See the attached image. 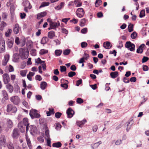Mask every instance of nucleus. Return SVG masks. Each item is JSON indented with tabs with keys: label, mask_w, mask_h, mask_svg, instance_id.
Wrapping results in <instances>:
<instances>
[{
	"label": "nucleus",
	"mask_w": 149,
	"mask_h": 149,
	"mask_svg": "<svg viewBox=\"0 0 149 149\" xmlns=\"http://www.w3.org/2000/svg\"><path fill=\"white\" fill-rule=\"evenodd\" d=\"M23 3L24 4V6H25L24 8V10L26 12H27V8H29V9H30L31 8L32 6L30 5V3L28 1H26L25 2L24 1Z\"/></svg>",
	"instance_id": "6e6552de"
},
{
	"label": "nucleus",
	"mask_w": 149,
	"mask_h": 149,
	"mask_svg": "<svg viewBox=\"0 0 149 149\" xmlns=\"http://www.w3.org/2000/svg\"><path fill=\"white\" fill-rule=\"evenodd\" d=\"M87 32V29L86 28H83L81 30V32L84 34L86 33Z\"/></svg>",
	"instance_id": "774afa93"
},
{
	"label": "nucleus",
	"mask_w": 149,
	"mask_h": 149,
	"mask_svg": "<svg viewBox=\"0 0 149 149\" xmlns=\"http://www.w3.org/2000/svg\"><path fill=\"white\" fill-rule=\"evenodd\" d=\"M61 82L62 83L61 85V86H63L64 85L66 86V88H68V81L67 80H65L63 79H62L61 80Z\"/></svg>",
	"instance_id": "a211bd4d"
},
{
	"label": "nucleus",
	"mask_w": 149,
	"mask_h": 149,
	"mask_svg": "<svg viewBox=\"0 0 149 149\" xmlns=\"http://www.w3.org/2000/svg\"><path fill=\"white\" fill-rule=\"evenodd\" d=\"M2 93L3 97V98L6 100H7L8 99V95L7 92L4 90H2Z\"/></svg>",
	"instance_id": "a878e982"
},
{
	"label": "nucleus",
	"mask_w": 149,
	"mask_h": 149,
	"mask_svg": "<svg viewBox=\"0 0 149 149\" xmlns=\"http://www.w3.org/2000/svg\"><path fill=\"white\" fill-rule=\"evenodd\" d=\"M12 30L11 29H9L7 31L5 32V35L6 37H8L10 36Z\"/></svg>",
	"instance_id": "e433bc0d"
},
{
	"label": "nucleus",
	"mask_w": 149,
	"mask_h": 149,
	"mask_svg": "<svg viewBox=\"0 0 149 149\" xmlns=\"http://www.w3.org/2000/svg\"><path fill=\"white\" fill-rule=\"evenodd\" d=\"M149 58L148 57L146 56H143V58L142 59V63H144L146 62L148 60Z\"/></svg>",
	"instance_id": "13d9d810"
},
{
	"label": "nucleus",
	"mask_w": 149,
	"mask_h": 149,
	"mask_svg": "<svg viewBox=\"0 0 149 149\" xmlns=\"http://www.w3.org/2000/svg\"><path fill=\"white\" fill-rule=\"evenodd\" d=\"M70 52V50L69 49H65L63 52V54L65 55H68Z\"/></svg>",
	"instance_id": "c03bdc74"
},
{
	"label": "nucleus",
	"mask_w": 149,
	"mask_h": 149,
	"mask_svg": "<svg viewBox=\"0 0 149 149\" xmlns=\"http://www.w3.org/2000/svg\"><path fill=\"white\" fill-rule=\"evenodd\" d=\"M145 15V10L144 9H143L140 11L139 17L141 18L143 17Z\"/></svg>",
	"instance_id": "a19ab883"
},
{
	"label": "nucleus",
	"mask_w": 149,
	"mask_h": 149,
	"mask_svg": "<svg viewBox=\"0 0 149 149\" xmlns=\"http://www.w3.org/2000/svg\"><path fill=\"white\" fill-rule=\"evenodd\" d=\"M26 139L27 141V143L29 148L30 149H31L32 148V146L31 145L30 139L28 138L26 136Z\"/></svg>",
	"instance_id": "473e14b6"
},
{
	"label": "nucleus",
	"mask_w": 149,
	"mask_h": 149,
	"mask_svg": "<svg viewBox=\"0 0 149 149\" xmlns=\"http://www.w3.org/2000/svg\"><path fill=\"white\" fill-rule=\"evenodd\" d=\"M130 81L132 82H135L136 81V79L135 77H133L130 78Z\"/></svg>",
	"instance_id": "69168bd1"
},
{
	"label": "nucleus",
	"mask_w": 149,
	"mask_h": 149,
	"mask_svg": "<svg viewBox=\"0 0 149 149\" xmlns=\"http://www.w3.org/2000/svg\"><path fill=\"white\" fill-rule=\"evenodd\" d=\"M74 3L77 4L76 7L81 6L82 5V3L81 2L80 0H74Z\"/></svg>",
	"instance_id": "72a5a7b5"
},
{
	"label": "nucleus",
	"mask_w": 149,
	"mask_h": 149,
	"mask_svg": "<svg viewBox=\"0 0 149 149\" xmlns=\"http://www.w3.org/2000/svg\"><path fill=\"white\" fill-rule=\"evenodd\" d=\"M49 41V39L47 37H44L42 39L41 43L42 44H45Z\"/></svg>",
	"instance_id": "393cba45"
},
{
	"label": "nucleus",
	"mask_w": 149,
	"mask_h": 149,
	"mask_svg": "<svg viewBox=\"0 0 149 149\" xmlns=\"http://www.w3.org/2000/svg\"><path fill=\"white\" fill-rule=\"evenodd\" d=\"M3 79L5 84H8L10 81V78L8 74L5 73L2 75Z\"/></svg>",
	"instance_id": "0eeeda50"
},
{
	"label": "nucleus",
	"mask_w": 149,
	"mask_h": 149,
	"mask_svg": "<svg viewBox=\"0 0 149 149\" xmlns=\"http://www.w3.org/2000/svg\"><path fill=\"white\" fill-rule=\"evenodd\" d=\"M110 75L112 78L115 79L118 76V72L117 71L112 72L110 73Z\"/></svg>",
	"instance_id": "4be33fe9"
},
{
	"label": "nucleus",
	"mask_w": 149,
	"mask_h": 149,
	"mask_svg": "<svg viewBox=\"0 0 149 149\" xmlns=\"http://www.w3.org/2000/svg\"><path fill=\"white\" fill-rule=\"evenodd\" d=\"M47 145L50 147H51V140L50 138H48L47 139Z\"/></svg>",
	"instance_id": "bf43d9fd"
},
{
	"label": "nucleus",
	"mask_w": 149,
	"mask_h": 149,
	"mask_svg": "<svg viewBox=\"0 0 149 149\" xmlns=\"http://www.w3.org/2000/svg\"><path fill=\"white\" fill-rule=\"evenodd\" d=\"M77 102L79 104H81L84 102L83 100L81 98L78 97L77 98L76 100Z\"/></svg>",
	"instance_id": "3c124183"
},
{
	"label": "nucleus",
	"mask_w": 149,
	"mask_h": 149,
	"mask_svg": "<svg viewBox=\"0 0 149 149\" xmlns=\"http://www.w3.org/2000/svg\"><path fill=\"white\" fill-rule=\"evenodd\" d=\"M5 45L4 40L0 41V53L5 52Z\"/></svg>",
	"instance_id": "39448f33"
},
{
	"label": "nucleus",
	"mask_w": 149,
	"mask_h": 149,
	"mask_svg": "<svg viewBox=\"0 0 149 149\" xmlns=\"http://www.w3.org/2000/svg\"><path fill=\"white\" fill-rule=\"evenodd\" d=\"M103 47L106 49H109L112 47L110 42L109 41H107L104 42L103 44Z\"/></svg>",
	"instance_id": "4468645a"
},
{
	"label": "nucleus",
	"mask_w": 149,
	"mask_h": 149,
	"mask_svg": "<svg viewBox=\"0 0 149 149\" xmlns=\"http://www.w3.org/2000/svg\"><path fill=\"white\" fill-rule=\"evenodd\" d=\"M46 113L47 116H50L52 114H54V109H49V111H47Z\"/></svg>",
	"instance_id": "f704fd0d"
},
{
	"label": "nucleus",
	"mask_w": 149,
	"mask_h": 149,
	"mask_svg": "<svg viewBox=\"0 0 149 149\" xmlns=\"http://www.w3.org/2000/svg\"><path fill=\"white\" fill-rule=\"evenodd\" d=\"M29 115L32 119L35 118H38L40 117V115L38 113V111L36 109H31L29 112Z\"/></svg>",
	"instance_id": "f03ea898"
},
{
	"label": "nucleus",
	"mask_w": 149,
	"mask_h": 149,
	"mask_svg": "<svg viewBox=\"0 0 149 149\" xmlns=\"http://www.w3.org/2000/svg\"><path fill=\"white\" fill-rule=\"evenodd\" d=\"M62 52V51L60 49H56L55 51V54L57 56H60Z\"/></svg>",
	"instance_id": "49530a36"
},
{
	"label": "nucleus",
	"mask_w": 149,
	"mask_h": 149,
	"mask_svg": "<svg viewBox=\"0 0 149 149\" xmlns=\"http://www.w3.org/2000/svg\"><path fill=\"white\" fill-rule=\"evenodd\" d=\"M62 115V113L58 112L55 113V117L57 118H59Z\"/></svg>",
	"instance_id": "603ef678"
},
{
	"label": "nucleus",
	"mask_w": 149,
	"mask_h": 149,
	"mask_svg": "<svg viewBox=\"0 0 149 149\" xmlns=\"http://www.w3.org/2000/svg\"><path fill=\"white\" fill-rule=\"evenodd\" d=\"M133 26L134 25L131 23H130L128 26V31L130 32H131L133 31Z\"/></svg>",
	"instance_id": "4c0bfd02"
},
{
	"label": "nucleus",
	"mask_w": 149,
	"mask_h": 149,
	"mask_svg": "<svg viewBox=\"0 0 149 149\" xmlns=\"http://www.w3.org/2000/svg\"><path fill=\"white\" fill-rule=\"evenodd\" d=\"M28 53L29 52L27 50H26L22 48L19 49V54L22 59L26 58L28 57Z\"/></svg>",
	"instance_id": "f257e3e1"
},
{
	"label": "nucleus",
	"mask_w": 149,
	"mask_h": 149,
	"mask_svg": "<svg viewBox=\"0 0 149 149\" xmlns=\"http://www.w3.org/2000/svg\"><path fill=\"white\" fill-rule=\"evenodd\" d=\"M76 14L78 17L79 18L82 17L84 14V9L82 8H78L76 11Z\"/></svg>",
	"instance_id": "20e7f679"
},
{
	"label": "nucleus",
	"mask_w": 149,
	"mask_h": 149,
	"mask_svg": "<svg viewBox=\"0 0 149 149\" xmlns=\"http://www.w3.org/2000/svg\"><path fill=\"white\" fill-rule=\"evenodd\" d=\"M88 45V44L86 42H83L81 43V46L82 48L86 47Z\"/></svg>",
	"instance_id": "5fc2aeb1"
},
{
	"label": "nucleus",
	"mask_w": 149,
	"mask_h": 149,
	"mask_svg": "<svg viewBox=\"0 0 149 149\" xmlns=\"http://www.w3.org/2000/svg\"><path fill=\"white\" fill-rule=\"evenodd\" d=\"M35 78L36 80L39 81H41L42 80V78L41 77V76L39 75H36V76Z\"/></svg>",
	"instance_id": "4d7b16f0"
},
{
	"label": "nucleus",
	"mask_w": 149,
	"mask_h": 149,
	"mask_svg": "<svg viewBox=\"0 0 149 149\" xmlns=\"http://www.w3.org/2000/svg\"><path fill=\"white\" fill-rule=\"evenodd\" d=\"M0 143L2 146L5 147L6 145V142L5 137L4 135H1L0 137Z\"/></svg>",
	"instance_id": "9b49d317"
},
{
	"label": "nucleus",
	"mask_w": 149,
	"mask_h": 149,
	"mask_svg": "<svg viewBox=\"0 0 149 149\" xmlns=\"http://www.w3.org/2000/svg\"><path fill=\"white\" fill-rule=\"evenodd\" d=\"M89 57V56L88 54L84 53V56L83 57L86 60H87Z\"/></svg>",
	"instance_id": "0e129e2a"
},
{
	"label": "nucleus",
	"mask_w": 149,
	"mask_h": 149,
	"mask_svg": "<svg viewBox=\"0 0 149 149\" xmlns=\"http://www.w3.org/2000/svg\"><path fill=\"white\" fill-rule=\"evenodd\" d=\"M49 4V3L48 2H42L39 8L45 7V6H48Z\"/></svg>",
	"instance_id": "c9c22d12"
},
{
	"label": "nucleus",
	"mask_w": 149,
	"mask_h": 149,
	"mask_svg": "<svg viewBox=\"0 0 149 149\" xmlns=\"http://www.w3.org/2000/svg\"><path fill=\"white\" fill-rule=\"evenodd\" d=\"M30 52L32 56H35L36 55V50L35 49L31 50Z\"/></svg>",
	"instance_id": "6e6d98bb"
},
{
	"label": "nucleus",
	"mask_w": 149,
	"mask_h": 149,
	"mask_svg": "<svg viewBox=\"0 0 149 149\" xmlns=\"http://www.w3.org/2000/svg\"><path fill=\"white\" fill-rule=\"evenodd\" d=\"M86 122V119H84L82 121H77L76 122V124L79 127H81V126Z\"/></svg>",
	"instance_id": "b1692460"
},
{
	"label": "nucleus",
	"mask_w": 149,
	"mask_h": 149,
	"mask_svg": "<svg viewBox=\"0 0 149 149\" xmlns=\"http://www.w3.org/2000/svg\"><path fill=\"white\" fill-rule=\"evenodd\" d=\"M133 45V43H132L130 41H127L126 42L125 45V47L129 49V48L131 47V46Z\"/></svg>",
	"instance_id": "2f4dec72"
},
{
	"label": "nucleus",
	"mask_w": 149,
	"mask_h": 149,
	"mask_svg": "<svg viewBox=\"0 0 149 149\" xmlns=\"http://www.w3.org/2000/svg\"><path fill=\"white\" fill-rule=\"evenodd\" d=\"M14 43V40L13 38H11V39H8L7 42L8 47L9 48H11L13 46Z\"/></svg>",
	"instance_id": "dca6fc26"
},
{
	"label": "nucleus",
	"mask_w": 149,
	"mask_h": 149,
	"mask_svg": "<svg viewBox=\"0 0 149 149\" xmlns=\"http://www.w3.org/2000/svg\"><path fill=\"white\" fill-rule=\"evenodd\" d=\"M60 70L61 72H63L66 71V67L65 66H60Z\"/></svg>",
	"instance_id": "09e8293b"
},
{
	"label": "nucleus",
	"mask_w": 149,
	"mask_h": 149,
	"mask_svg": "<svg viewBox=\"0 0 149 149\" xmlns=\"http://www.w3.org/2000/svg\"><path fill=\"white\" fill-rule=\"evenodd\" d=\"M102 3V1L101 0H96L95 2V6L98 7Z\"/></svg>",
	"instance_id": "ea45409f"
},
{
	"label": "nucleus",
	"mask_w": 149,
	"mask_h": 149,
	"mask_svg": "<svg viewBox=\"0 0 149 149\" xmlns=\"http://www.w3.org/2000/svg\"><path fill=\"white\" fill-rule=\"evenodd\" d=\"M27 72L25 70H21L20 71V74L22 77H25L26 76Z\"/></svg>",
	"instance_id": "864d4df0"
},
{
	"label": "nucleus",
	"mask_w": 149,
	"mask_h": 149,
	"mask_svg": "<svg viewBox=\"0 0 149 149\" xmlns=\"http://www.w3.org/2000/svg\"><path fill=\"white\" fill-rule=\"evenodd\" d=\"M18 127L22 133L24 132L25 130V127L23 124L22 122H19L18 125Z\"/></svg>",
	"instance_id": "ddd939ff"
},
{
	"label": "nucleus",
	"mask_w": 149,
	"mask_h": 149,
	"mask_svg": "<svg viewBox=\"0 0 149 149\" xmlns=\"http://www.w3.org/2000/svg\"><path fill=\"white\" fill-rule=\"evenodd\" d=\"M137 36V33L136 32L134 31L131 34V37L132 39H134L136 38Z\"/></svg>",
	"instance_id": "8fccbe9b"
},
{
	"label": "nucleus",
	"mask_w": 149,
	"mask_h": 149,
	"mask_svg": "<svg viewBox=\"0 0 149 149\" xmlns=\"http://www.w3.org/2000/svg\"><path fill=\"white\" fill-rule=\"evenodd\" d=\"M133 123V121L132 120H130V121L128 122V124L127 125V127L126 128V130L127 132H128L129 131Z\"/></svg>",
	"instance_id": "bb28decb"
},
{
	"label": "nucleus",
	"mask_w": 149,
	"mask_h": 149,
	"mask_svg": "<svg viewBox=\"0 0 149 149\" xmlns=\"http://www.w3.org/2000/svg\"><path fill=\"white\" fill-rule=\"evenodd\" d=\"M7 126L10 128H11L13 125V123L12 121L9 119H8L7 120Z\"/></svg>",
	"instance_id": "c756f323"
},
{
	"label": "nucleus",
	"mask_w": 149,
	"mask_h": 149,
	"mask_svg": "<svg viewBox=\"0 0 149 149\" xmlns=\"http://www.w3.org/2000/svg\"><path fill=\"white\" fill-rule=\"evenodd\" d=\"M67 117L69 118H72L74 114V111L70 107H69L67 110Z\"/></svg>",
	"instance_id": "423d86ee"
},
{
	"label": "nucleus",
	"mask_w": 149,
	"mask_h": 149,
	"mask_svg": "<svg viewBox=\"0 0 149 149\" xmlns=\"http://www.w3.org/2000/svg\"><path fill=\"white\" fill-rule=\"evenodd\" d=\"M10 101L16 105L20 101L19 97L17 96L12 97L10 99Z\"/></svg>",
	"instance_id": "1a4fd4ad"
},
{
	"label": "nucleus",
	"mask_w": 149,
	"mask_h": 149,
	"mask_svg": "<svg viewBox=\"0 0 149 149\" xmlns=\"http://www.w3.org/2000/svg\"><path fill=\"white\" fill-rule=\"evenodd\" d=\"M70 69L74 71L76 70L77 68L75 65H72L71 66Z\"/></svg>",
	"instance_id": "680f3d73"
},
{
	"label": "nucleus",
	"mask_w": 149,
	"mask_h": 149,
	"mask_svg": "<svg viewBox=\"0 0 149 149\" xmlns=\"http://www.w3.org/2000/svg\"><path fill=\"white\" fill-rule=\"evenodd\" d=\"M6 87L8 89V91L10 93H11L13 92V87L10 84H8L6 85Z\"/></svg>",
	"instance_id": "c85d7f7f"
},
{
	"label": "nucleus",
	"mask_w": 149,
	"mask_h": 149,
	"mask_svg": "<svg viewBox=\"0 0 149 149\" xmlns=\"http://www.w3.org/2000/svg\"><path fill=\"white\" fill-rule=\"evenodd\" d=\"M116 53L117 52L116 50H114L113 51H110L109 53L110 54H113L114 56H116Z\"/></svg>",
	"instance_id": "338daca9"
},
{
	"label": "nucleus",
	"mask_w": 149,
	"mask_h": 149,
	"mask_svg": "<svg viewBox=\"0 0 149 149\" xmlns=\"http://www.w3.org/2000/svg\"><path fill=\"white\" fill-rule=\"evenodd\" d=\"M45 135L48 138H50V136L49 134V132L48 130V129L47 127H46L45 128Z\"/></svg>",
	"instance_id": "37998d69"
},
{
	"label": "nucleus",
	"mask_w": 149,
	"mask_h": 149,
	"mask_svg": "<svg viewBox=\"0 0 149 149\" xmlns=\"http://www.w3.org/2000/svg\"><path fill=\"white\" fill-rule=\"evenodd\" d=\"M47 14V13L45 11L42 12L37 14V18L38 19H39L41 17H43L46 15Z\"/></svg>",
	"instance_id": "aec40b11"
},
{
	"label": "nucleus",
	"mask_w": 149,
	"mask_h": 149,
	"mask_svg": "<svg viewBox=\"0 0 149 149\" xmlns=\"http://www.w3.org/2000/svg\"><path fill=\"white\" fill-rule=\"evenodd\" d=\"M47 83L45 81H42L40 84V87L42 90H45L47 86Z\"/></svg>",
	"instance_id": "cd10ccee"
},
{
	"label": "nucleus",
	"mask_w": 149,
	"mask_h": 149,
	"mask_svg": "<svg viewBox=\"0 0 149 149\" xmlns=\"http://www.w3.org/2000/svg\"><path fill=\"white\" fill-rule=\"evenodd\" d=\"M19 132L17 129H14L13 132V137L14 139H17L19 136Z\"/></svg>",
	"instance_id": "9d476101"
},
{
	"label": "nucleus",
	"mask_w": 149,
	"mask_h": 149,
	"mask_svg": "<svg viewBox=\"0 0 149 149\" xmlns=\"http://www.w3.org/2000/svg\"><path fill=\"white\" fill-rule=\"evenodd\" d=\"M48 38L51 39H53L55 36V32L52 31H50L48 33Z\"/></svg>",
	"instance_id": "6ab92c4d"
},
{
	"label": "nucleus",
	"mask_w": 149,
	"mask_h": 149,
	"mask_svg": "<svg viewBox=\"0 0 149 149\" xmlns=\"http://www.w3.org/2000/svg\"><path fill=\"white\" fill-rule=\"evenodd\" d=\"M48 50L44 49H42L40 50L39 53L40 54L43 55L47 53Z\"/></svg>",
	"instance_id": "de8ad7c7"
},
{
	"label": "nucleus",
	"mask_w": 149,
	"mask_h": 149,
	"mask_svg": "<svg viewBox=\"0 0 149 149\" xmlns=\"http://www.w3.org/2000/svg\"><path fill=\"white\" fill-rule=\"evenodd\" d=\"M144 46H145V45L143 44H142L139 46L138 48L137 49V53L140 54L142 53L143 52V48Z\"/></svg>",
	"instance_id": "f3484780"
},
{
	"label": "nucleus",
	"mask_w": 149,
	"mask_h": 149,
	"mask_svg": "<svg viewBox=\"0 0 149 149\" xmlns=\"http://www.w3.org/2000/svg\"><path fill=\"white\" fill-rule=\"evenodd\" d=\"M76 74V72L74 71H70L68 73V76L70 77H72Z\"/></svg>",
	"instance_id": "a18cd8bd"
},
{
	"label": "nucleus",
	"mask_w": 149,
	"mask_h": 149,
	"mask_svg": "<svg viewBox=\"0 0 149 149\" xmlns=\"http://www.w3.org/2000/svg\"><path fill=\"white\" fill-rule=\"evenodd\" d=\"M37 140L38 141L41 143H43L44 141V139L41 136H40L37 138Z\"/></svg>",
	"instance_id": "052dcab7"
},
{
	"label": "nucleus",
	"mask_w": 149,
	"mask_h": 149,
	"mask_svg": "<svg viewBox=\"0 0 149 149\" xmlns=\"http://www.w3.org/2000/svg\"><path fill=\"white\" fill-rule=\"evenodd\" d=\"M30 128V131L31 134H33V133L35 132L36 130V126L33 125H31L29 127V128Z\"/></svg>",
	"instance_id": "5701e85b"
},
{
	"label": "nucleus",
	"mask_w": 149,
	"mask_h": 149,
	"mask_svg": "<svg viewBox=\"0 0 149 149\" xmlns=\"http://www.w3.org/2000/svg\"><path fill=\"white\" fill-rule=\"evenodd\" d=\"M7 146L9 149H14L13 144L11 142L8 143L7 144Z\"/></svg>",
	"instance_id": "79ce46f5"
},
{
	"label": "nucleus",
	"mask_w": 149,
	"mask_h": 149,
	"mask_svg": "<svg viewBox=\"0 0 149 149\" xmlns=\"http://www.w3.org/2000/svg\"><path fill=\"white\" fill-rule=\"evenodd\" d=\"M62 146L61 143L60 142L54 143H53L52 146L54 147L59 148Z\"/></svg>",
	"instance_id": "7c9ffc66"
},
{
	"label": "nucleus",
	"mask_w": 149,
	"mask_h": 149,
	"mask_svg": "<svg viewBox=\"0 0 149 149\" xmlns=\"http://www.w3.org/2000/svg\"><path fill=\"white\" fill-rule=\"evenodd\" d=\"M23 124L26 127V132H27L29 129V123H28V119L26 118H24L23 120Z\"/></svg>",
	"instance_id": "f8f14e48"
},
{
	"label": "nucleus",
	"mask_w": 149,
	"mask_h": 149,
	"mask_svg": "<svg viewBox=\"0 0 149 149\" xmlns=\"http://www.w3.org/2000/svg\"><path fill=\"white\" fill-rule=\"evenodd\" d=\"M58 23L57 24V23L56 22H53L52 21H49V25L50 27H52L54 28L55 29H56L55 28L57 26L60 25V23L59 21H58Z\"/></svg>",
	"instance_id": "2eb2a0df"
},
{
	"label": "nucleus",
	"mask_w": 149,
	"mask_h": 149,
	"mask_svg": "<svg viewBox=\"0 0 149 149\" xmlns=\"http://www.w3.org/2000/svg\"><path fill=\"white\" fill-rule=\"evenodd\" d=\"M7 111L8 112L11 111L13 113H15L17 111V109L15 106H13L10 104H9L7 106Z\"/></svg>",
	"instance_id": "7ed1b4c3"
},
{
	"label": "nucleus",
	"mask_w": 149,
	"mask_h": 149,
	"mask_svg": "<svg viewBox=\"0 0 149 149\" xmlns=\"http://www.w3.org/2000/svg\"><path fill=\"white\" fill-rule=\"evenodd\" d=\"M10 58L9 54H7L5 55L4 56V60L7 61H8Z\"/></svg>",
	"instance_id": "e2e57ef3"
},
{
	"label": "nucleus",
	"mask_w": 149,
	"mask_h": 149,
	"mask_svg": "<svg viewBox=\"0 0 149 149\" xmlns=\"http://www.w3.org/2000/svg\"><path fill=\"white\" fill-rule=\"evenodd\" d=\"M86 21V19L85 18H83L81 20L80 22V26H83L85 25V24Z\"/></svg>",
	"instance_id": "58836bf2"
},
{
	"label": "nucleus",
	"mask_w": 149,
	"mask_h": 149,
	"mask_svg": "<svg viewBox=\"0 0 149 149\" xmlns=\"http://www.w3.org/2000/svg\"><path fill=\"white\" fill-rule=\"evenodd\" d=\"M19 28L18 24H16L15 25L13 29V31L14 33L15 34H17L19 33Z\"/></svg>",
	"instance_id": "412c9836"
}]
</instances>
